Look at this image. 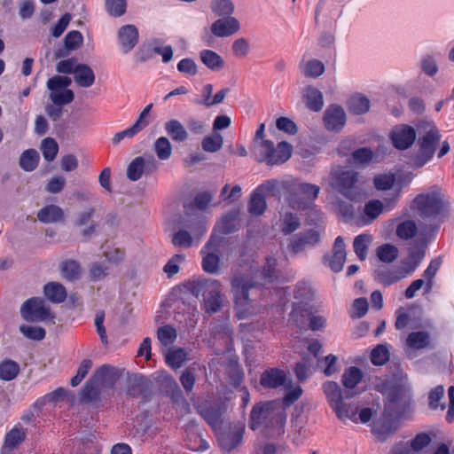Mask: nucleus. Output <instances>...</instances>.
Instances as JSON below:
<instances>
[{
	"mask_svg": "<svg viewBox=\"0 0 454 454\" xmlns=\"http://www.w3.org/2000/svg\"><path fill=\"white\" fill-rule=\"evenodd\" d=\"M286 411L283 403L278 401L261 402L254 405L249 419L252 430L263 427L265 433L272 437L282 435L285 432Z\"/></svg>",
	"mask_w": 454,
	"mask_h": 454,
	"instance_id": "1",
	"label": "nucleus"
},
{
	"mask_svg": "<svg viewBox=\"0 0 454 454\" xmlns=\"http://www.w3.org/2000/svg\"><path fill=\"white\" fill-rule=\"evenodd\" d=\"M184 211L179 219V229L172 236L176 247L188 248L199 235V192L193 190L184 195Z\"/></svg>",
	"mask_w": 454,
	"mask_h": 454,
	"instance_id": "2",
	"label": "nucleus"
},
{
	"mask_svg": "<svg viewBox=\"0 0 454 454\" xmlns=\"http://www.w3.org/2000/svg\"><path fill=\"white\" fill-rule=\"evenodd\" d=\"M122 374V370L110 364L98 368L82 390L83 399L92 400L105 388H112Z\"/></svg>",
	"mask_w": 454,
	"mask_h": 454,
	"instance_id": "3",
	"label": "nucleus"
},
{
	"mask_svg": "<svg viewBox=\"0 0 454 454\" xmlns=\"http://www.w3.org/2000/svg\"><path fill=\"white\" fill-rule=\"evenodd\" d=\"M329 184L350 200H356L364 195L359 173L355 170L340 168L332 171Z\"/></svg>",
	"mask_w": 454,
	"mask_h": 454,
	"instance_id": "4",
	"label": "nucleus"
},
{
	"mask_svg": "<svg viewBox=\"0 0 454 454\" xmlns=\"http://www.w3.org/2000/svg\"><path fill=\"white\" fill-rule=\"evenodd\" d=\"M419 152L416 158V165L422 167L435 152L436 145L440 141L438 129L430 122H421L418 125Z\"/></svg>",
	"mask_w": 454,
	"mask_h": 454,
	"instance_id": "5",
	"label": "nucleus"
},
{
	"mask_svg": "<svg viewBox=\"0 0 454 454\" xmlns=\"http://www.w3.org/2000/svg\"><path fill=\"white\" fill-rule=\"evenodd\" d=\"M176 295L187 307V325L194 327L197 324L196 310L199 300V280L189 279L177 286L175 289Z\"/></svg>",
	"mask_w": 454,
	"mask_h": 454,
	"instance_id": "6",
	"label": "nucleus"
},
{
	"mask_svg": "<svg viewBox=\"0 0 454 454\" xmlns=\"http://www.w3.org/2000/svg\"><path fill=\"white\" fill-rule=\"evenodd\" d=\"M255 286L254 282L241 274H237L231 278V291L234 294V302L238 308V312L242 317L247 314V306L251 299L249 291Z\"/></svg>",
	"mask_w": 454,
	"mask_h": 454,
	"instance_id": "7",
	"label": "nucleus"
},
{
	"mask_svg": "<svg viewBox=\"0 0 454 454\" xmlns=\"http://www.w3.org/2000/svg\"><path fill=\"white\" fill-rule=\"evenodd\" d=\"M261 147L260 161H265L268 165H277L286 162L292 154V146L286 142H280L277 147L270 140H262L259 144Z\"/></svg>",
	"mask_w": 454,
	"mask_h": 454,
	"instance_id": "8",
	"label": "nucleus"
},
{
	"mask_svg": "<svg viewBox=\"0 0 454 454\" xmlns=\"http://www.w3.org/2000/svg\"><path fill=\"white\" fill-rule=\"evenodd\" d=\"M71 82V79L67 76H54L48 80L47 87L51 91L50 99L54 105L60 106L74 100V92L68 89Z\"/></svg>",
	"mask_w": 454,
	"mask_h": 454,
	"instance_id": "9",
	"label": "nucleus"
},
{
	"mask_svg": "<svg viewBox=\"0 0 454 454\" xmlns=\"http://www.w3.org/2000/svg\"><path fill=\"white\" fill-rule=\"evenodd\" d=\"M319 186L303 183L298 184L288 199L289 206L296 210H303L311 207L319 193Z\"/></svg>",
	"mask_w": 454,
	"mask_h": 454,
	"instance_id": "10",
	"label": "nucleus"
},
{
	"mask_svg": "<svg viewBox=\"0 0 454 454\" xmlns=\"http://www.w3.org/2000/svg\"><path fill=\"white\" fill-rule=\"evenodd\" d=\"M412 207L419 217L428 219L441 213L442 202L437 193L419 194L413 200Z\"/></svg>",
	"mask_w": 454,
	"mask_h": 454,
	"instance_id": "11",
	"label": "nucleus"
},
{
	"mask_svg": "<svg viewBox=\"0 0 454 454\" xmlns=\"http://www.w3.org/2000/svg\"><path fill=\"white\" fill-rule=\"evenodd\" d=\"M244 433L245 424L239 421L231 424L227 431L217 432L221 449L226 452L236 449L241 444Z\"/></svg>",
	"mask_w": 454,
	"mask_h": 454,
	"instance_id": "12",
	"label": "nucleus"
},
{
	"mask_svg": "<svg viewBox=\"0 0 454 454\" xmlns=\"http://www.w3.org/2000/svg\"><path fill=\"white\" fill-rule=\"evenodd\" d=\"M22 317L26 321H44L51 318L50 308L40 298H31L26 301L20 309Z\"/></svg>",
	"mask_w": 454,
	"mask_h": 454,
	"instance_id": "13",
	"label": "nucleus"
},
{
	"mask_svg": "<svg viewBox=\"0 0 454 454\" xmlns=\"http://www.w3.org/2000/svg\"><path fill=\"white\" fill-rule=\"evenodd\" d=\"M204 286L205 309L207 312L215 313L221 309L223 302L221 286L216 280L206 281Z\"/></svg>",
	"mask_w": 454,
	"mask_h": 454,
	"instance_id": "14",
	"label": "nucleus"
},
{
	"mask_svg": "<svg viewBox=\"0 0 454 454\" xmlns=\"http://www.w3.org/2000/svg\"><path fill=\"white\" fill-rule=\"evenodd\" d=\"M227 406L224 403H215L207 407H205L200 415L215 432L222 430L223 426L226 422L225 413Z\"/></svg>",
	"mask_w": 454,
	"mask_h": 454,
	"instance_id": "15",
	"label": "nucleus"
},
{
	"mask_svg": "<svg viewBox=\"0 0 454 454\" xmlns=\"http://www.w3.org/2000/svg\"><path fill=\"white\" fill-rule=\"evenodd\" d=\"M26 437L27 429L20 423H17L5 434L0 454H15V450L25 441Z\"/></svg>",
	"mask_w": 454,
	"mask_h": 454,
	"instance_id": "16",
	"label": "nucleus"
},
{
	"mask_svg": "<svg viewBox=\"0 0 454 454\" xmlns=\"http://www.w3.org/2000/svg\"><path fill=\"white\" fill-rule=\"evenodd\" d=\"M391 139L395 147L400 150H405L414 143L416 132L411 126L400 125L392 130Z\"/></svg>",
	"mask_w": 454,
	"mask_h": 454,
	"instance_id": "17",
	"label": "nucleus"
},
{
	"mask_svg": "<svg viewBox=\"0 0 454 454\" xmlns=\"http://www.w3.org/2000/svg\"><path fill=\"white\" fill-rule=\"evenodd\" d=\"M325 128L330 131H340L346 123L344 110L336 106H330L324 114Z\"/></svg>",
	"mask_w": 454,
	"mask_h": 454,
	"instance_id": "18",
	"label": "nucleus"
},
{
	"mask_svg": "<svg viewBox=\"0 0 454 454\" xmlns=\"http://www.w3.org/2000/svg\"><path fill=\"white\" fill-rule=\"evenodd\" d=\"M320 238L316 231H307L294 236L288 245V249L294 254L303 251L306 247L318 243Z\"/></svg>",
	"mask_w": 454,
	"mask_h": 454,
	"instance_id": "19",
	"label": "nucleus"
},
{
	"mask_svg": "<svg viewBox=\"0 0 454 454\" xmlns=\"http://www.w3.org/2000/svg\"><path fill=\"white\" fill-rule=\"evenodd\" d=\"M287 376L278 368H269L262 372L260 384L265 388H278L285 385Z\"/></svg>",
	"mask_w": 454,
	"mask_h": 454,
	"instance_id": "20",
	"label": "nucleus"
},
{
	"mask_svg": "<svg viewBox=\"0 0 454 454\" xmlns=\"http://www.w3.org/2000/svg\"><path fill=\"white\" fill-rule=\"evenodd\" d=\"M155 168L152 158L137 157L129 165L127 176L131 181H137L145 171H152Z\"/></svg>",
	"mask_w": 454,
	"mask_h": 454,
	"instance_id": "21",
	"label": "nucleus"
},
{
	"mask_svg": "<svg viewBox=\"0 0 454 454\" xmlns=\"http://www.w3.org/2000/svg\"><path fill=\"white\" fill-rule=\"evenodd\" d=\"M239 22L234 17L215 20L211 26L212 33L218 37L230 36L239 30Z\"/></svg>",
	"mask_w": 454,
	"mask_h": 454,
	"instance_id": "22",
	"label": "nucleus"
},
{
	"mask_svg": "<svg viewBox=\"0 0 454 454\" xmlns=\"http://www.w3.org/2000/svg\"><path fill=\"white\" fill-rule=\"evenodd\" d=\"M119 44L124 53L131 51L138 42V31L134 25L121 27L118 33Z\"/></svg>",
	"mask_w": 454,
	"mask_h": 454,
	"instance_id": "23",
	"label": "nucleus"
},
{
	"mask_svg": "<svg viewBox=\"0 0 454 454\" xmlns=\"http://www.w3.org/2000/svg\"><path fill=\"white\" fill-rule=\"evenodd\" d=\"M164 357L166 364L174 370L182 367L192 359L190 352L182 348H168Z\"/></svg>",
	"mask_w": 454,
	"mask_h": 454,
	"instance_id": "24",
	"label": "nucleus"
},
{
	"mask_svg": "<svg viewBox=\"0 0 454 454\" xmlns=\"http://www.w3.org/2000/svg\"><path fill=\"white\" fill-rule=\"evenodd\" d=\"M346 249L345 244L341 237H337L333 248V255L330 260V267L335 271H340L346 261Z\"/></svg>",
	"mask_w": 454,
	"mask_h": 454,
	"instance_id": "25",
	"label": "nucleus"
},
{
	"mask_svg": "<svg viewBox=\"0 0 454 454\" xmlns=\"http://www.w3.org/2000/svg\"><path fill=\"white\" fill-rule=\"evenodd\" d=\"M323 389L332 407L340 403L344 397L351 398L354 396V394H350L349 392H346L345 395H343L340 386L334 381L325 382L323 385Z\"/></svg>",
	"mask_w": 454,
	"mask_h": 454,
	"instance_id": "26",
	"label": "nucleus"
},
{
	"mask_svg": "<svg viewBox=\"0 0 454 454\" xmlns=\"http://www.w3.org/2000/svg\"><path fill=\"white\" fill-rule=\"evenodd\" d=\"M417 263L404 271L401 270H378L375 271V277L378 281L380 283L388 286L395 282L399 281L403 278L406 274L411 273L415 270Z\"/></svg>",
	"mask_w": 454,
	"mask_h": 454,
	"instance_id": "27",
	"label": "nucleus"
},
{
	"mask_svg": "<svg viewBox=\"0 0 454 454\" xmlns=\"http://www.w3.org/2000/svg\"><path fill=\"white\" fill-rule=\"evenodd\" d=\"M74 78L81 87L89 88L95 82V74L89 66L78 64L74 68Z\"/></svg>",
	"mask_w": 454,
	"mask_h": 454,
	"instance_id": "28",
	"label": "nucleus"
},
{
	"mask_svg": "<svg viewBox=\"0 0 454 454\" xmlns=\"http://www.w3.org/2000/svg\"><path fill=\"white\" fill-rule=\"evenodd\" d=\"M303 97L305 98L306 106L310 110L318 112L323 108V95L317 88L312 86L306 87Z\"/></svg>",
	"mask_w": 454,
	"mask_h": 454,
	"instance_id": "29",
	"label": "nucleus"
},
{
	"mask_svg": "<svg viewBox=\"0 0 454 454\" xmlns=\"http://www.w3.org/2000/svg\"><path fill=\"white\" fill-rule=\"evenodd\" d=\"M44 295L52 302L60 303L67 298V290L58 282L47 283L43 287Z\"/></svg>",
	"mask_w": 454,
	"mask_h": 454,
	"instance_id": "30",
	"label": "nucleus"
},
{
	"mask_svg": "<svg viewBox=\"0 0 454 454\" xmlns=\"http://www.w3.org/2000/svg\"><path fill=\"white\" fill-rule=\"evenodd\" d=\"M103 256L109 264L118 266L125 262L126 253L119 247L106 245L103 247Z\"/></svg>",
	"mask_w": 454,
	"mask_h": 454,
	"instance_id": "31",
	"label": "nucleus"
},
{
	"mask_svg": "<svg viewBox=\"0 0 454 454\" xmlns=\"http://www.w3.org/2000/svg\"><path fill=\"white\" fill-rule=\"evenodd\" d=\"M37 218L44 223H56L63 218V210L59 206L48 205L38 211Z\"/></svg>",
	"mask_w": 454,
	"mask_h": 454,
	"instance_id": "32",
	"label": "nucleus"
},
{
	"mask_svg": "<svg viewBox=\"0 0 454 454\" xmlns=\"http://www.w3.org/2000/svg\"><path fill=\"white\" fill-rule=\"evenodd\" d=\"M223 145V137L218 132H212L205 136L201 141V146L204 152L215 153L219 152Z\"/></svg>",
	"mask_w": 454,
	"mask_h": 454,
	"instance_id": "33",
	"label": "nucleus"
},
{
	"mask_svg": "<svg viewBox=\"0 0 454 454\" xmlns=\"http://www.w3.org/2000/svg\"><path fill=\"white\" fill-rule=\"evenodd\" d=\"M166 132L176 142H183L188 138V132L177 120H170L164 124Z\"/></svg>",
	"mask_w": 454,
	"mask_h": 454,
	"instance_id": "34",
	"label": "nucleus"
},
{
	"mask_svg": "<svg viewBox=\"0 0 454 454\" xmlns=\"http://www.w3.org/2000/svg\"><path fill=\"white\" fill-rule=\"evenodd\" d=\"M200 60L213 71H219L224 67V61L222 57L210 50L200 51Z\"/></svg>",
	"mask_w": 454,
	"mask_h": 454,
	"instance_id": "35",
	"label": "nucleus"
},
{
	"mask_svg": "<svg viewBox=\"0 0 454 454\" xmlns=\"http://www.w3.org/2000/svg\"><path fill=\"white\" fill-rule=\"evenodd\" d=\"M406 343L413 349L425 348L429 346L430 335L427 332H413L408 335Z\"/></svg>",
	"mask_w": 454,
	"mask_h": 454,
	"instance_id": "36",
	"label": "nucleus"
},
{
	"mask_svg": "<svg viewBox=\"0 0 454 454\" xmlns=\"http://www.w3.org/2000/svg\"><path fill=\"white\" fill-rule=\"evenodd\" d=\"M362 371L355 366L348 368L341 377L343 386L348 389H353L363 379Z\"/></svg>",
	"mask_w": 454,
	"mask_h": 454,
	"instance_id": "37",
	"label": "nucleus"
},
{
	"mask_svg": "<svg viewBox=\"0 0 454 454\" xmlns=\"http://www.w3.org/2000/svg\"><path fill=\"white\" fill-rule=\"evenodd\" d=\"M20 365L13 360L6 359L0 363V380L9 381L17 377Z\"/></svg>",
	"mask_w": 454,
	"mask_h": 454,
	"instance_id": "38",
	"label": "nucleus"
},
{
	"mask_svg": "<svg viewBox=\"0 0 454 454\" xmlns=\"http://www.w3.org/2000/svg\"><path fill=\"white\" fill-rule=\"evenodd\" d=\"M153 150L157 157L161 160H167L171 157L172 145L168 138L160 137L153 143Z\"/></svg>",
	"mask_w": 454,
	"mask_h": 454,
	"instance_id": "39",
	"label": "nucleus"
},
{
	"mask_svg": "<svg viewBox=\"0 0 454 454\" xmlns=\"http://www.w3.org/2000/svg\"><path fill=\"white\" fill-rule=\"evenodd\" d=\"M176 330L169 325L158 328L157 339L163 347L171 346L176 340Z\"/></svg>",
	"mask_w": 454,
	"mask_h": 454,
	"instance_id": "40",
	"label": "nucleus"
},
{
	"mask_svg": "<svg viewBox=\"0 0 454 454\" xmlns=\"http://www.w3.org/2000/svg\"><path fill=\"white\" fill-rule=\"evenodd\" d=\"M349 111L356 114H362L366 113L370 108L369 99L362 95L352 96L348 101Z\"/></svg>",
	"mask_w": 454,
	"mask_h": 454,
	"instance_id": "41",
	"label": "nucleus"
},
{
	"mask_svg": "<svg viewBox=\"0 0 454 454\" xmlns=\"http://www.w3.org/2000/svg\"><path fill=\"white\" fill-rule=\"evenodd\" d=\"M266 207L267 204L264 194H261L259 192L254 191L251 195L248 204L249 213L255 215H261L263 214Z\"/></svg>",
	"mask_w": 454,
	"mask_h": 454,
	"instance_id": "42",
	"label": "nucleus"
},
{
	"mask_svg": "<svg viewBox=\"0 0 454 454\" xmlns=\"http://www.w3.org/2000/svg\"><path fill=\"white\" fill-rule=\"evenodd\" d=\"M239 211L231 210L222 216L218 226L222 232L227 234L236 230V222L239 218Z\"/></svg>",
	"mask_w": 454,
	"mask_h": 454,
	"instance_id": "43",
	"label": "nucleus"
},
{
	"mask_svg": "<svg viewBox=\"0 0 454 454\" xmlns=\"http://www.w3.org/2000/svg\"><path fill=\"white\" fill-rule=\"evenodd\" d=\"M39 161V154L35 150L29 149L25 151L20 159V167L26 171L34 170Z\"/></svg>",
	"mask_w": 454,
	"mask_h": 454,
	"instance_id": "44",
	"label": "nucleus"
},
{
	"mask_svg": "<svg viewBox=\"0 0 454 454\" xmlns=\"http://www.w3.org/2000/svg\"><path fill=\"white\" fill-rule=\"evenodd\" d=\"M371 241L372 237L368 234H361L356 237L354 240V251L360 260H365Z\"/></svg>",
	"mask_w": 454,
	"mask_h": 454,
	"instance_id": "45",
	"label": "nucleus"
},
{
	"mask_svg": "<svg viewBox=\"0 0 454 454\" xmlns=\"http://www.w3.org/2000/svg\"><path fill=\"white\" fill-rule=\"evenodd\" d=\"M185 261V257L182 254L173 255L163 267L164 273L168 278H172L180 271L181 264Z\"/></svg>",
	"mask_w": 454,
	"mask_h": 454,
	"instance_id": "46",
	"label": "nucleus"
},
{
	"mask_svg": "<svg viewBox=\"0 0 454 454\" xmlns=\"http://www.w3.org/2000/svg\"><path fill=\"white\" fill-rule=\"evenodd\" d=\"M41 151L47 161H52L59 152V145L55 139L46 137L42 141Z\"/></svg>",
	"mask_w": 454,
	"mask_h": 454,
	"instance_id": "47",
	"label": "nucleus"
},
{
	"mask_svg": "<svg viewBox=\"0 0 454 454\" xmlns=\"http://www.w3.org/2000/svg\"><path fill=\"white\" fill-rule=\"evenodd\" d=\"M105 6L110 16L121 17L126 12L127 0H106Z\"/></svg>",
	"mask_w": 454,
	"mask_h": 454,
	"instance_id": "48",
	"label": "nucleus"
},
{
	"mask_svg": "<svg viewBox=\"0 0 454 454\" xmlns=\"http://www.w3.org/2000/svg\"><path fill=\"white\" fill-rule=\"evenodd\" d=\"M378 258L387 263H390L395 261L398 256V249L390 244H384L377 249Z\"/></svg>",
	"mask_w": 454,
	"mask_h": 454,
	"instance_id": "49",
	"label": "nucleus"
},
{
	"mask_svg": "<svg viewBox=\"0 0 454 454\" xmlns=\"http://www.w3.org/2000/svg\"><path fill=\"white\" fill-rule=\"evenodd\" d=\"M418 228L414 221L407 220L399 223L396 227V235L402 239L413 238L417 233Z\"/></svg>",
	"mask_w": 454,
	"mask_h": 454,
	"instance_id": "50",
	"label": "nucleus"
},
{
	"mask_svg": "<svg viewBox=\"0 0 454 454\" xmlns=\"http://www.w3.org/2000/svg\"><path fill=\"white\" fill-rule=\"evenodd\" d=\"M333 409L335 411L337 417L340 420L346 421L350 419L356 422V410L353 409L350 405L344 403L343 401L340 403L333 405Z\"/></svg>",
	"mask_w": 454,
	"mask_h": 454,
	"instance_id": "51",
	"label": "nucleus"
},
{
	"mask_svg": "<svg viewBox=\"0 0 454 454\" xmlns=\"http://www.w3.org/2000/svg\"><path fill=\"white\" fill-rule=\"evenodd\" d=\"M61 272L65 278L68 280H74L81 275V267L75 261H66L61 265Z\"/></svg>",
	"mask_w": 454,
	"mask_h": 454,
	"instance_id": "52",
	"label": "nucleus"
},
{
	"mask_svg": "<svg viewBox=\"0 0 454 454\" xmlns=\"http://www.w3.org/2000/svg\"><path fill=\"white\" fill-rule=\"evenodd\" d=\"M389 359L388 349L384 345L376 346L371 352V361L375 365H382Z\"/></svg>",
	"mask_w": 454,
	"mask_h": 454,
	"instance_id": "53",
	"label": "nucleus"
},
{
	"mask_svg": "<svg viewBox=\"0 0 454 454\" xmlns=\"http://www.w3.org/2000/svg\"><path fill=\"white\" fill-rule=\"evenodd\" d=\"M91 367H92L91 360H90V359L82 360L77 369V372H76L75 376H74L70 380L71 386H73V387L78 386L82 382V380L86 377V375L88 374V372L91 369Z\"/></svg>",
	"mask_w": 454,
	"mask_h": 454,
	"instance_id": "54",
	"label": "nucleus"
},
{
	"mask_svg": "<svg viewBox=\"0 0 454 454\" xmlns=\"http://www.w3.org/2000/svg\"><path fill=\"white\" fill-rule=\"evenodd\" d=\"M441 259L436 258L431 261L430 264L427 268V270L424 271V278H426V288L427 291H430L433 286V278L436 275L440 265H441Z\"/></svg>",
	"mask_w": 454,
	"mask_h": 454,
	"instance_id": "55",
	"label": "nucleus"
},
{
	"mask_svg": "<svg viewBox=\"0 0 454 454\" xmlns=\"http://www.w3.org/2000/svg\"><path fill=\"white\" fill-rule=\"evenodd\" d=\"M325 72L324 64L317 60L312 59L308 61L304 67V74L309 77H318Z\"/></svg>",
	"mask_w": 454,
	"mask_h": 454,
	"instance_id": "56",
	"label": "nucleus"
},
{
	"mask_svg": "<svg viewBox=\"0 0 454 454\" xmlns=\"http://www.w3.org/2000/svg\"><path fill=\"white\" fill-rule=\"evenodd\" d=\"M21 333L31 340H41L45 337V331L39 326L21 325L20 327Z\"/></svg>",
	"mask_w": 454,
	"mask_h": 454,
	"instance_id": "57",
	"label": "nucleus"
},
{
	"mask_svg": "<svg viewBox=\"0 0 454 454\" xmlns=\"http://www.w3.org/2000/svg\"><path fill=\"white\" fill-rule=\"evenodd\" d=\"M212 10L219 16L231 15L234 11V5L230 0H215L212 3Z\"/></svg>",
	"mask_w": 454,
	"mask_h": 454,
	"instance_id": "58",
	"label": "nucleus"
},
{
	"mask_svg": "<svg viewBox=\"0 0 454 454\" xmlns=\"http://www.w3.org/2000/svg\"><path fill=\"white\" fill-rule=\"evenodd\" d=\"M300 225V220L295 215L286 213L284 215L282 232L286 235L290 234L296 231Z\"/></svg>",
	"mask_w": 454,
	"mask_h": 454,
	"instance_id": "59",
	"label": "nucleus"
},
{
	"mask_svg": "<svg viewBox=\"0 0 454 454\" xmlns=\"http://www.w3.org/2000/svg\"><path fill=\"white\" fill-rule=\"evenodd\" d=\"M83 42L82 35L76 30L70 31L65 37V46L67 50L78 49Z\"/></svg>",
	"mask_w": 454,
	"mask_h": 454,
	"instance_id": "60",
	"label": "nucleus"
},
{
	"mask_svg": "<svg viewBox=\"0 0 454 454\" xmlns=\"http://www.w3.org/2000/svg\"><path fill=\"white\" fill-rule=\"evenodd\" d=\"M431 442V437L427 433H420L416 435L414 439L411 441L410 447L406 446L413 454L414 452L421 450L424 447L427 446Z\"/></svg>",
	"mask_w": 454,
	"mask_h": 454,
	"instance_id": "61",
	"label": "nucleus"
},
{
	"mask_svg": "<svg viewBox=\"0 0 454 454\" xmlns=\"http://www.w3.org/2000/svg\"><path fill=\"white\" fill-rule=\"evenodd\" d=\"M180 381L186 392L192 391L196 381L195 369L192 367L185 369L180 377Z\"/></svg>",
	"mask_w": 454,
	"mask_h": 454,
	"instance_id": "62",
	"label": "nucleus"
},
{
	"mask_svg": "<svg viewBox=\"0 0 454 454\" xmlns=\"http://www.w3.org/2000/svg\"><path fill=\"white\" fill-rule=\"evenodd\" d=\"M395 178L392 174L379 175L374 177V185L378 190H388L395 184Z\"/></svg>",
	"mask_w": 454,
	"mask_h": 454,
	"instance_id": "63",
	"label": "nucleus"
},
{
	"mask_svg": "<svg viewBox=\"0 0 454 454\" xmlns=\"http://www.w3.org/2000/svg\"><path fill=\"white\" fill-rule=\"evenodd\" d=\"M372 150L367 147L357 149L352 153L354 161L360 165L368 164L372 160Z\"/></svg>",
	"mask_w": 454,
	"mask_h": 454,
	"instance_id": "64",
	"label": "nucleus"
}]
</instances>
